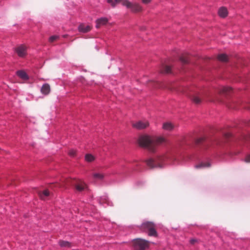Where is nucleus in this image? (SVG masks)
Segmentation results:
<instances>
[{
    "mask_svg": "<svg viewBox=\"0 0 250 250\" xmlns=\"http://www.w3.org/2000/svg\"><path fill=\"white\" fill-rule=\"evenodd\" d=\"M149 125V123L147 121H140L132 124L133 127L137 129H143L146 128Z\"/></svg>",
    "mask_w": 250,
    "mask_h": 250,
    "instance_id": "8",
    "label": "nucleus"
},
{
    "mask_svg": "<svg viewBox=\"0 0 250 250\" xmlns=\"http://www.w3.org/2000/svg\"><path fill=\"white\" fill-rule=\"evenodd\" d=\"M53 189L51 186L47 188H44L42 190L38 191L39 197L42 200H46L49 199L53 196Z\"/></svg>",
    "mask_w": 250,
    "mask_h": 250,
    "instance_id": "6",
    "label": "nucleus"
},
{
    "mask_svg": "<svg viewBox=\"0 0 250 250\" xmlns=\"http://www.w3.org/2000/svg\"><path fill=\"white\" fill-rule=\"evenodd\" d=\"M108 21V20L106 18H101L99 19H97L96 20V27L97 28H100V27L101 25H104L106 24L107 23Z\"/></svg>",
    "mask_w": 250,
    "mask_h": 250,
    "instance_id": "11",
    "label": "nucleus"
},
{
    "mask_svg": "<svg viewBox=\"0 0 250 250\" xmlns=\"http://www.w3.org/2000/svg\"><path fill=\"white\" fill-rule=\"evenodd\" d=\"M75 189L79 192L83 191H88L89 189L85 183L82 181H79L75 186Z\"/></svg>",
    "mask_w": 250,
    "mask_h": 250,
    "instance_id": "10",
    "label": "nucleus"
},
{
    "mask_svg": "<svg viewBox=\"0 0 250 250\" xmlns=\"http://www.w3.org/2000/svg\"><path fill=\"white\" fill-rule=\"evenodd\" d=\"M93 177L96 180H103L104 177V175L102 173H94L93 174Z\"/></svg>",
    "mask_w": 250,
    "mask_h": 250,
    "instance_id": "22",
    "label": "nucleus"
},
{
    "mask_svg": "<svg viewBox=\"0 0 250 250\" xmlns=\"http://www.w3.org/2000/svg\"><path fill=\"white\" fill-rule=\"evenodd\" d=\"M41 91L44 95H47L50 91V85L48 83H45L42 85Z\"/></svg>",
    "mask_w": 250,
    "mask_h": 250,
    "instance_id": "13",
    "label": "nucleus"
},
{
    "mask_svg": "<svg viewBox=\"0 0 250 250\" xmlns=\"http://www.w3.org/2000/svg\"><path fill=\"white\" fill-rule=\"evenodd\" d=\"M180 61L184 64L188 62V56L187 54H183L180 58Z\"/></svg>",
    "mask_w": 250,
    "mask_h": 250,
    "instance_id": "20",
    "label": "nucleus"
},
{
    "mask_svg": "<svg viewBox=\"0 0 250 250\" xmlns=\"http://www.w3.org/2000/svg\"><path fill=\"white\" fill-rule=\"evenodd\" d=\"M204 140V138L201 137L197 139L195 141V143L196 144H199L202 143Z\"/></svg>",
    "mask_w": 250,
    "mask_h": 250,
    "instance_id": "27",
    "label": "nucleus"
},
{
    "mask_svg": "<svg viewBox=\"0 0 250 250\" xmlns=\"http://www.w3.org/2000/svg\"><path fill=\"white\" fill-rule=\"evenodd\" d=\"M76 151L74 149L70 150L68 154L71 157H74L76 155Z\"/></svg>",
    "mask_w": 250,
    "mask_h": 250,
    "instance_id": "26",
    "label": "nucleus"
},
{
    "mask_svg": "<svg viewBox=\"0 0 250 250\" xmlns=\"http://www.w3.org/2000/svg\"><path fill=\"white\" fill-rule=\"evenodd\" d=\"M17 75L23 80H27L29 79V77L27 74L22 70H19L17 72Z\"/></svg>",
    "mask_w": 250,
    "mask_h": 250,
    "instance_id": "15",
    "label": "nucleus"
},
{
    "mask_svg": "<svg viewBox=\"0 0 250 250\" xmlns=\"http://www.w3.org/2000/svg\"><path fill=\"white\" fill-rule=\"evenodd\" d=\"M85 159L88 162H91L94 161L95 157L90 154H87L85 156Z\"/></svg>",
    "mask_w": 250,
    "mask_h": 250,
    "instance_id": "24",
    "label": "nucleus"
},
{
    "mask_svg": "<svg viewBox=\"0 0 250 250\" xmlns=\"http://www.w3.org/2000/svg\"><path fill=\"white\" fill-rule=\"evenodd\" d=\"M14 50L20 57L23 58L27 55V48L23 44L18 46L15 48Z\"/></svg>",
    "mask_w": 250,
    "mask_h": 250,
    "instance_id": "7",
    "label": "nucleus"
},
{
    "mask_svg": "<svg viewBox=\"0 0 250 250\" xmlns=\"http://www.w3.org/2000/svg\"><path fill=\"white\" fill-rule=\"evenodd\" d=\"M161 73H169L171 72V67L167 65H163L160 69Z\"/></svg>",
    "mask_w": 250,
    "mask_h": 250,
    "instance_id": "18",
    "label": "nucleus"
},
{
    "mask_svg": "<svg viewBox=\"0 0 250 250\" xmlns=\"http://www.w3.org/2000/svg\"><path fill=\"white\" fill-rule=\"evenodd\" d=\"M139 146L150 152H154L158 146L165 142L161 137H152L147 135H142L138 139Z\"/></svg>",
    "mask_w": 250,
    "mask_h": 250,
    "instance_id": "1",
    "label": "nucleus"
},
{
    "mask_svg": "<svg viewBox=\"0 0 250 250\" xmlns=\"http://www.w3.org/2000/svg\"><path fill=\"white\" fill-rule=\"evenodd\" d=\"M231 91V88L229 87L222 86L219 89V94H228Z\"/></svg>",
    "mask_w": 250,
    "mask_h": 250,
    "instance_id": "17",
    "label": "nucleus"
},
{
    "mask_svg": "<svg viewBox=\"0 0 250 250\" xmlns=\"http://www.w3.org/2000/svg\"><path fill=\"white\" fill-rule=\"evenodd\" d=\"M245 161L247 163H250V154L246 157Z\"/></svg>",
    "mask_w": 250,
    "mask_h": 250,
    "instance_id": "29",
    "label": "nucleus"
},
{
    "mask_svg": "<svg viewBox=\"0 0 250 250\" xmlns=\"http://www.w3.org/2000/svg\"><path fill=\"white\" fill-rule=\"evenodd\" d=\"M165 158L163 156H157L146 161L150 168H162L163 167Z\"/></svg>",
    "mask_w": 250,
    "mask_h": 250,
    "instance_id": "4",
    "label": "nucleus"
},
{
    "mask_svg": "<svg viewBox=\"0 0 250 250\" xmlns=\"http://www.w3.org/2000/svg\"><path fill=\"white\" fill-rule=\"evenodd\" d=\"M139 228L142 231L147 232L149 236L154 237L157 236L156 226L152 222H144Z\"/></svg>",
    "mask_w": 250,
    "mask_h": 250,
    "instance_id": "3",
    "label": "nucleus"
},
{
    "mask_svg": "<svg viewBox=\"0 0 250 250\" xmlns=\"http://www.w3.org/2000/svg\"><path fill=\"white\" fill-rule=\"evenodd\" d=\"M150 242L145 239L137 238L132 241L133 250H146L149 248Z\"/></svg>",
    "mask_w": 250,
    "mask_h": 250,
    "instance_id": "5",
    "label": "nucleus"
},
{
    "mask_svg": "<svg viewBox=\"0 0 250 250\" xmlns=\"http://www.w3.org/2000/svg\"><path fill=\"white\" fill-rule=\"evenodd\" d=\"M108 201H108V200L107 198V197H105L104 198V199H103V200H102V201H100V202H108Z\"/></svg>",
    "mask_w": 250,
    "mask_h": 250,
    "instance_id": "31",
    "label": "nucleus"
},
{
    "mask_svg": "<svg viewBox=\"0 0 250 250\" xmlns=\"http://www.w3.org/2000/svg\"><path fill=\"white\" fill-rule=\"evenodd\" d=\"M59 38L58 36H52L49 38V41L50 42H53Z\"/></svg>",
    "mask_w": 250,
    "mask_h": 250,
    "instance_id": "25",
    "label": "nucleus"
},
{
    "mask_svg": "<svg viewBox=\"0 0 250 250\" xmlns=\"http://www.w3.org/2000/svg\"><path fill=\"white\" fill-rule=\"evenodd\" d=\"M210 164L208 163H202L195 166L196 168H201L204 167H209Z\"/></svg>",
    "mask_w": 250,
    "mask_h": 250,
    "instance_id": "23",
    "label": "nucleus"
},
{
    "mask_svg": "<svg viewBox=\"0 0 250 250\" xmlns=\"http://www.w3.org/2000/svg\"><path fill=\"white\" fill-rule=\"evenodd\" d=\"M218 14L222 18H225L228 15V10L225 7H222L218 10Z\"/></svg>",
    "mask_w": 250,
    "mask_h": 250,
    "instance_id": "16",
    "label": "nucleus"
},
{
    "mask_svg": "<svg viewBox=\"0 0 250 250\" xmlns=\"http://www.w3.org/2000/svg\"><path fill=\"white\" fill-rule=\"evenodd\" d=\"M59 245L61 247L70 248L71 246L70 243L68 241L60 240L59 241Z\"/></svg>",
    "mask_w": 250,
    "mask_h": 250,
    "instance_id": "21",
    "label": "nucleus"
},
{
    "mask_svg": "<svg viewBox=\"0 0 250 250\" xmlns=\"http://www.w3.org/2000/svg\"><path fill=\"white\" fill-rule=\"evenodd\" d=\"M225 136L226 138H229L231 136V134L230 133H227L225 134Z\"/></svg>",
    "mask_w": 250,
    "mask_h": 250,
    "instance_id": "32",
    "label": "nucleus"
},
{
    "mask_svg": "<svg viewBox=\"0 0 250 250\" xmlns=\"http://www.w3.org/2000/svg\"><path fill=\"white\" fill-rule=\"evenodd\" d=\"M174 128V125L170 122H166L164 123L163 128L167 131H171Z\"/></svg>",
    "mask_w": 250,
    "mask_h": 250,
    "instance_id": "14",
    "label": "nucleus"
},
{
    "mask_svg": "<svg viewBox=\"0 0 250 250\" xmlns=\"http://www.w3.org/2000/svg\"><path fill=\"white\" fill-rule=\"evenodd\" d=\"M197 239H192L190 240V243L192 245H194L195 243L197 242Z\"/></svg>",
    "mask_w": 250,
    "mask_h": 250,
    "instance_id": "28",
    "label": "nucleus"
},
{
    "mask_svg": "<svg viewBox=\"0 0 250 250\" xmlns=\"http://www.w3.org/2000/svg\"><path fill=\"white\" fill-rule=\"evenodd\" d=\"M151 0H142V2L144 4H147L150 2Z\"/></svg>",
    "mask_w": 250,
    "mask_h": 250,
    "instance_id": "30",
    "label": "nucleus"
},
{
    "mask_svg": "<svg viewBox=\"0 0 250 250\" xmlns=\"http://www.w3.org/2000/svg\"><path fill=\"white\" fill-rule=\"evenodd\" d=\"M107 2L114 7L117 3H121L123 6L129 8L135 13L140 12L143 10L142 7L137 3H131L128 0H107Z\"/></svg>",
    "mask_w": 250,
    "mask_h": 250,
    "instance_id": "2",
    "label": "nucleus"
},
{
    "mask_svg": "<svg viewBox=\"0 0 250 250\" xmlns=\"http://www.w3.org/2000/svg\"><path fill=\"white\" fill-rule=\"evenodd\" d=\"M189 97L193 103L195 104H199L201 103L202 98L199 93H194L188 95Z\"/></svg>",
    "mask_w": 250,
    "mask_h": 250,
    "instance_id": "9",
    "label": "nucleus"
},
{
    "mask_svg": "<svg viewBox=\"0 0 250 250\" xmlns=\"http://www.w3.org/2000/svg\"><path fill=\"white\" fill-rule=\"evenodd\" d=\"M217 59L219 61L222 62H227L228 61V57L225 54H221L218 55Z\"/></svg>",
    "mask_w": 250,
    "mask_h": 250,
    "instance_id": "19",
    "label": "nucleus"
},
{
    "mask_svg": "<svg viewBox=\"0 0 250 250\" xmlns=\"http://www.w3.org/2000/svg\"><path fill=\"white\" fill-rule=\"evenodd\" d=\"M91 27L90 25H85L84 24H81L78 27V30L81 32L87 33L90 31Z\"/></svg>",
    "mask_w": 250,
    "mask_h": 250,
    "instance_id": "12",
    "label": "nucleus"
}]
</instances>
